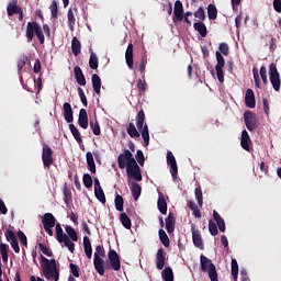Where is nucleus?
<instances>
[{
  "mask_svg": "<svg viewBox=\"0 0 281 281\" xmlns=\"http://www.w3.org/2000/svg\"><path fill=\"white\" fill-rule=\"evenodd\" d=\"M252 76L257 89H262V87L260 86V74L258 72V68H252Z\"/></svg>",
  "mask_w": 281,
  "mask_h": 281,
  "instance_id": "5fc2aeb1",
  "label": "nucleus"
},
{
  "mask_svg": "<svg viewBox=\"0 0 281 281\" xmlns=\"http://www.w3.org/2000/svg\"><path fill=\"white\" fill-rule=\"evenodd\" d=\"M18 3L19 0H12V2L7 5L8 16H14V14H19L23 10L21 7L18 5Z\"/></svg>",
  "mask_w": 281,
  "mask_h": 281,
  "instance_id": "412c9836",
  "label": "nucleus"
},
{
  "mask_svg": "<svg viewBox=\"0 0 281 281\" xmlns=\"http://www.w3.org/2000/svg\"><path fill=\"white\" fill-rule=\"evenodd\" d=\"M200 268L203 273H209V278L212 281H215L218 278V272H216V266L212 259L205 257L204 255L200 256Z\"/></svg>",
  "mask_w": 281,
  "mask_h": 281,
  "instance_id": "39448f33",
  "label": "nucleus"
},
{
  "mask_svg": "<svg viewBox=\"0 0 281 281\" xmlns=\"http://www.w3.org/2000/svg\"><path fill=\"white\" fill-rule=\"evenodd\" d=\"M114 205L117 212H124V198L117 194L114 199Z\"/></svg>",
  "mask_w": 281,
  "mask_h": 281,
  "instance_id": "c03bdc74",
  "label": "nucleus"
},
{
  "mask_svg": "<svg viewBox=\"0 0 281 281\" xmlns=\"http://www.w3.org/2000/svg\"><path fill=\"white\" fill-rule=\"evenodd\" d=\"M74 74H75L77 85H79L80 87H86L87 78H85V72H82V68H80V66H75Z\"/></svg>",
  "mask_w": 281,
  "mask_h": 281,
  "instance_id": "f3484780",
  "label": "nucleus"
},
{
  "mask_svg": "<svg viewBox=\"0 0 281 281\" xmlns=\"http://www.w3.org/2000/svg\"><path fill=\"white\" fill-rule=\"evenodd\" d=\"M42 223L43 227H56V217L52 213H45Z\"/></svg>",
  "mask_w": 281,
  "mask_h": 281,
  "instance_id": "4be33fe9",
  "label": "nucleus"
},
{
  "mask_svg": "<svg viewBox=\"0 0 281 281\" xmlns=\"http://www.w3.org/2000/svg\"><path fill=\"white\" fill-rule=\"evenodd\" d=\"M119 168L124 170L126 168L127 177L135 179V181H142V169L137 165V160L133 157L131 150L125 149L124 153L117 157Z\"/></svg>",
  "mask_w": 281,
  "mask_h": 281,
  "instance_id": "f257e3e1",
  "label": "nucleus"
},
{
  "mask_svg": "<svg viewBox=\"0 0 281 281\" xmlns=\"http://www.w3.org/2000/svg\"><path fill=\"white\" fill-rule=\"evenodd\" d=\"M69 269L75 278H80V267H78V265L70 263Z\"/></svg>",
  "mask_w": 281,
  "mask_h": 281,
  "instance_id": "bf43d9fd",
  "label": "nucleus"
},
{
  "mask_svg": "<svg viewBox=\"0 0 281 281\" xmlns=\"http://www.w3.org/2000/svg\"><path fill=\"white\" fill-rule=\"evenodd\" d=\"M4 236L8 241L12 243L13 240H16V235L14 234L13 231L7 229L4 233Z\"/></svg>",
  "mask_w": 281,
  "mask_h": 281,
  "instance_id": "338daca9",
  "label": "nucleus"
},
{
  "mask_svg": "<svg viewBox=\"0 0 281 281\" xmlns=\"http://www.w3.org/2000/svg\"><path fill=\"white\" fill-rule=\"evenodd\" d=\"M269 78L274 91H280L281 80L280 72H278V66L274 63L269 65Z\"/></svg>",
  "mask_w": 281,
  "mask_h": 281,
  "instance_id": "6e6552de",
  "label": "nucleus"
},
{
  "mask_svg": "<svg viewBox=\"0 0 281 281\" xmlns=\"http://www.w3.org/2000/svg\"><path fill=\"white\" fill-rule=\"evenodd\" d=\"M273 9L281 13V0H273Z\"/></svg>",
  "mask_w": 281,
  "mask_h": 281,
  "instance_id": "774afa93",
  "label": "nucleus"
},
{
  "mask_svg": "<svg viewBox=\"0 0 281 281\" xmlns=\"http://www.w3.org/2000/svg\"><path fill=\"white\" fill-rule=\"evenodd\" d=\"M125 61L128 69H133V43H130L127 45V48L125 52Z\"/></svg>",
  "mask_w": 281,
  "mask_h": 281,
  "instance_id": "a878e982",
  "label": "nucleus"
},
{
  "mask_svg": "<svg viewBox=\"0 0 281 281\" xmlns=\"http://www.w3.org/2000/svg\"><path fill=\"white\" fill-rule=\"evenodd\" d=\"M191 234L194 247H198V249L203 250V237L201 236V231L196 229L194 224L191 226Z\"/></svg>",
  "mask_w": 281,
  "mask_h": 281,
  "instance_id": "ddd939ff",
  "label": "nucleus"
},
{
  "mask_svg": "<svg viewBox=\"0 0 281 281\" xmlns=\"http://www.w3.org/2000/svg\"><path fill=\"white\" fill-rule=\"evenodd\" d=\"M82 181H83L85 188H87V189L93 188V178H91V175L85 173Z\"/></svg>",
  "mask_w": 281,
  "mask_h": 281,
  "instance_id": "603ef678",
  "label": "nucleus"
},
{
  "mask_svg": "<svg viewBox=\"0 0 281 281\" xmlns=\"http://www.w3.org/2000/svg\"><path fill=\"white\" fill-rule=\"evenodd\" d=\"M213 218L217 224V227L222 234H225V220L222 218L221 214L218 212L213 211Z\"/></svg>",
  "mask_w": 281,
  "mask_h": 281,
  "instance_id": "cd10ccee",
  "label": "nucleus"
},
{
  "mask_svg": "<svg viewBox=\"0 0 281 281\" xmlns=\"http://www.w3.org/2000/svg\"><path fill=\"white\" fill-rule=\"evenodd\" d=\"M27 63V55H21L18 60V74L20 75V80H23V67Z\"/></svg>",
  "mask_w": 281,
  "mask_h": 281,
  "instance_id": "473e14b6",
  "label": "nucleus"
},
{
  "mask_svg": "<svg viewBox=\"0 0 281 281\" xmlns=\"http://www.w3.org/2000/svg\"><path fill=\"white\" fill-rule=\"evenodd\" d=\"M8 249H10V246H8V244H0V254L3 262H8Z\"/></svg>",
  "mask_w": 281,
  "mask_h": 281,
  "instance_id": "09e8293b",
  "label": "nucleus"
},
{
  "mask_svg": "<svg viewBox=\"0 0 281 281\" xmlns=\"http://www.w3.org/2000/svg\"><path fill=\"white\" fill-rule=\"evenodd\" d=\"M105 256H106V250H104V247L98 245L95 247L93 265H94V269H95L97 273H99V276H104V259H102V258H105Z\"/></svg>",
  "mask_w": 281,
  "mask_h": 281,
  "instance_id": "423d86ee",
  "label": "nucleus"
},
{
  "mask_svg": "<svg viewBox=\"0 0 281 281\" xmlns=\"http://www.w3.org/2000/svg\"><path fill=\"white\" fill-rule=\"evenodd\" d=\"M86 161L90 172L92 175H95V160L93 159V154L91 151H88L86 154Z\"/></svg>",
  "mask_w": 281,
  "mask_h": 281,
  "instance_id": "c85d7f7f",
  "label": "nucleus"
},
{
  "mask_svg": "<svg viewBox=\"0 0 281 281\" xmlns=\"http://www.w3.org/2000/svg\"><path fill=\"white\" fill-rule=\"evenodd\" d=\"M69 131L74 139L77 140V144H82V134H80V131L78 130V127H76L75 124H69Z\"/></svg>",
  "mask_w": 281,
  "mask_h": 281,
  "instance_id": "2f4dec72",
  "label": "nucleus"
},
{
  "mask_svg": "<svg viewBox=\"0 0 281 281\" xmlns=\"http://www.w3.org/2000/svg\"><path fill=\"white\" fill-rule=\"evenodd\" d=\"M82 49V44L80 43V40L78 37H72L71 41V52L74 56H79L80 52Z\"/></svg>",
  "mask_w": 281,
  "mask_h": 281,
  "instance_id": "c756f323",
  "label": "nucleus"
},
{
  "mask_svg": "<svg viewBox=\"0 0 281 281\" xmlns=\"http://www.w3.org/2000/svg\"><path fill=\"white\" fill-rule=\"evenodd\" d=\"M108 258L110 261L108 269H113V271H120L122 269V261L120 260V255H117V251L110 249L108 252Z\"/></svg>",
  "mask_w": 281,
  "mask_h": 281,
  "instance_id": "9b49d317",
  "label": "nucleus"
},
{
  "mask_svg": "<svg viewBox=\"0 0 281 281\" xmlns=\"http://www.w3.org/2000/svg\"><path fill=\"white\" fill-rule=\"evenodd\" d=\"M162 280L165 281H175V273L172 272V268L166 267L162 272Z\"/></svg>",
  "mask_w": 281,
  "mask_h": 281,
  "instance_id": "ea45409f",
  "label": "nucleus"
},
{
  "mask_svg": "<svg viewBox=\"0 0 281 281\" xmlns=\"http://www.w3.org/2000/svg\"><path fill=\"white\" fill-rule=\"evenodd\" d=\"M127 135L132 137V139H135L137 137H140L142 134L137 131V127H135V123H128L126 127Z\"/></svg>",
  "mask_w": 281,
  "mask_h": 281,
  "instance_id": "f704fd0d",
  "label": "nucleus"
},
{
  "mask_svg": "<svg viewBox=\"0 0 281 281\" xmlns=\"http://www.w3.org/2000/svg\"><path fill=\"white\" fill-rule=\"evenodd\" d=\"M90 128L92 130L93 135H102V130H100V123H98V121L90 123Z\"/></svg>",
  "mask_w": 281,
  "mask_h": 281,
  "instance_id": "6e6d98bb",
  "label": "nucleus"
},
{
  "mask_svg": "<svg viewBox=\"0 0 281 281\" xmlns=\"http://www.w3.org/2000/svg\"><path fill=\"white\" fill-rule=\"evenodd\" d=\"M34 34L37 36L41 45H45V34L43 33V29L38 22H27L26 24V38L27 43H32L34 41Z\"/></svg>",
  "mask_w": 281,
  "mask_h": 281,
  "instance_id": "7ed1b4c3",
  "label": "nucleus"
},
{
  "mask_svg": "<svg viewBox=\"0 0 281 281\" xmlns=\"http://www.w3.org/2000/svg\"><path fill=\"white\" fill-rule=\"evenodd\" d=\"M136 87L139 95H146V90L148 89V83H146V80L138 79Z\"/></svg>",
  "mask_w": 281,
  "mask_h": 281,
  "instance_id": "37998d69",
  "label": "nucleus"
},
{
  "mask_svg": "<svg viewBox=\"0 0 281 281\" xmlns=\"http://www.w3.org/2000/svg\"><path fill=\"white\" fill-rule=\"evenodd\" d=\"M38 248L42 251V254H44V256H47L48 258H52L54 256V252L52 251V249L47 247V245L40 243Z\"/></svg>",
  "mask_w": 281,
  "mask_h": 281,
  "instance_id": "864d4df0",
  "label": "nucleus"
},
{
  "mask_svg": "<svg viewBox=\"0 0 281 281\" xmlns=\"http://www.w3.org/2000/svg\"><path fill=\"white\" fill-rule=\"evenodd\" d=\"M131 192L134 200L137 201L139 196H142V186L137 182H133L131 186Z\"/></svg>",
  "mask_w": 281,
  "mask_h": 281,
  "instance_id": "72a5a7b5",
  "label": "nucleus"
},
{
  "mask_svg": "<svg viewBox=\"0 0 281 281\" xmlns=\"http://www.w3.org/2000/svg\"><path fill=\"white\" fill-rule=\"evenodd\" d=\"M166 267V251L159 248L156 254V268L161 271Z\"/></svg>",
  "mask_w": 281,
  "mask_h": 281,
  "instance_id": "dca6fc26",
  "label": "nucleus"
},
{
  "mask_svg": "<svg viewBox=\"0 0 281 281\" xmlns=\"http://www.w3.org/2000/svg\"><path fill=\"white\" fill-rule=\"evenodd\" d=\"M18 238H19L21 245H24V247H27V236H25V233H23L22 231H19Z\"/></svg>",
  "mask_w": 281,
  "mask_h": 281,
  "instance_id": "69168bd1",
  "label": "nucleus"
},
{
  "mask_svg": "<svg viewBox=\"0 0 281 281\" xmlns=\"http://www.w3.org/2000/svg\"><path fill=\"white\" fill-rule=\"evenodd\" d=\"M92 80V89L97 95H100L102 89V79L98 74H93L91 77Z\"/></svg>",
  "mask_w": 281,
  "mask_h": 281,
  "instance_id": "5701e85b",
  "label": "nucleus"
},
{
  "mask_svg": "<svg viewBox=\"0 0 281 281\" xmlns=\"http://www.w3.org/2000/svg\"><path fill=\"white\" fill-rule=\"evenodd\" d=\"M195 19H200L201 22L205 21V10L203 7H200L195 12H194Z\"/></svg>",
  "mask_w": 281,
  "mask_h": 281,
  "instance_id": "e2e57ef3",
  "label": "nucleus"
},
{
  "mask_svg": "<svg viewBox=\"0 0 281 281\" xmlns=\"http://www.w3.org/2000/svg\"><path fill=\"white\" fill-rule=\"evenodd\" d=\"M55 232H56V238L59 243H63V239L67 234L63 232V226H60V223L55 224Z\"/></svg>",
  "mask_w": 281,
  "mask_h": 281,
  "instance_id": "a18cd8bd",
  "label": "nucleus"
},
{
  "mask_svg": "<svg viewBox=\"0 0 281 281\" xmlns=\"http://www.w3.org/2000/svg\"><path fill=\"white\" fill-rule=\"evenodd\" d=\"M120 221H121L123 227H125V229H131V227H133V223L131 222V217H128V215L125 212H122L120 214Z\"/></svg>",
  "mask_w": 281,
  "mask_h": 281,
  "instance_id": "c9c22d12",
  "label": "nucleus"
},
{
  "mask_svg": "<svg viewBox=\"0 0 281 281\" xmlns=\"http://www.w3.org/2000/svg\"><path fill=\"white\" fill-rule=\"evenodd\" d=\"M195 200L198 201V205L203 207V190L201 187L195 188L194 190Z\"/></svg>",
  "mask_w": 281,
  "mask_h": 281,
  "instance_id": "de8ad7c7",
  "label": "nucleus"
},
{
  "mask_svg": "<svg viewBox=\"0 0 281 281\" xmlns=\"http://www.w3.org/2000/svg\"><path fill=\"white\" fill-rule=\"evenodd\" d=\"M136 161L137 164H139V166H144L146 158L144 157V151H142V149H138L136 151Z\"/></svg>",
  "mask_w": 281,
  "mask_h": 281,
  "instance_id": "680f3d73",
  "label": "nucleus"
},
{
  "mask_svg": "<svg viewBox=\"0 0 281 281\" xmlns=\"http://www.w3.org/2000/svg\"><path fill=\"white\" fill-rule=\"evenodd\" d=\"M42 161H43L44 168H47V170H49V168L54 166V150L49 145L45 143L43 144V147H42Z\"/></svg>",
  "mask_w": 281,
  "mask_h": 281,
  "instance_id": "0eeeda50",
  "label": "nucleus"
},
{
  "mask_svg": "<svg viewBox=\"0 0 281 281\" xmlns=\"http://www.w3.org/2000/svg\"><path fill=\"white\" fill-rule=\"evenodd\" d=\"M167 165L170 166V172L173 181L177 180L179 168L177 167V159L175 158V155H172V151L167 153Z\"/></svg>",
  "mask_w": 281,
  "mask_h": 281,
  "instance_id": "f8f14e48",
  "label": "nucleus"
},
{
  "mask_svg": "<svg viewBox=\"0 0 281 281\" xmlns=\"http://www.w3.org/2000/svg\"><path fill=\"white\" fill-rule=\"evenodd\" d=\"M218 49L223 56H229V45L227 43H221Z\"/></svg>",
  "mask_w": 281,
  "mask_h": 281,
  "instance_id": "052dcab7",
  "label": "nucleus"
},
{
  "mask_svg": "<svg viewBox=\"0 0 281 281\" xmlns=\"http://www.w3.org/2000/svg\"><path fill=\"white\" fill-rule=\"evenodd\" d=\"M244 122L246 124V128H248L250 132L258 128V116H256V113L249 110L244 113Z\"/></svg>",
  "mask_w": 281,
  "mask_h": 281,
  "instance_id": "9d476101",
  "label": "nucleus"
},
{
  "mask_svg": "<svg viewBox=\"0 0 281 281\" xmlns=\"http://www.w3.org/2000/svg\"><path fill=\"white\" fill-rule=\"evenodd\" d=\"M66 233L68 238H71L74 243H78V233H76V228L66 226Z\"/></svg>",
  "mask_w": 281,
  "mask_h": 281,
  "instance_id": "49530a36",
  "label": "nucleus"
},
{
  "mask_svg": "<svg viewBox=\"0 0 281 281\" xmlns=\"http://www.w3.org/2000/svg\"><path fill=\"white\" fill-rule=\"evenodd\" d=\"M64 202L66 205H69L71 203V191L67 187L64 188Z\"/></svg>",
  "mask_w": 281,
  "mask_h": 281,
  "instance_id": "0e129e2a",
  "label": "nucleus"
},
{
  "mask_svg": "<svg viewBox=\"0 0 281 281\" xmlns=\"http://www.w3.org/2000/svg\"><path fill=\"white\" fill-rule=\"evenodd\" d=\"M245 104L248 109H256V94H254V90L247 89L245 94Z\"/></svg>",
  "mask_w": 281,
  "mask_h": 281,
  "instance_id": "aec40b11",
  "label": "nucleus"
},
{
  "mask_svg": "<svg viewBox=\"0 0 281 281\" xmlns=\"http://www.w3.org/2000/svg\"><path fill=\"white\" fill-rule=\"evenodd\" d=\"M68 19V27L71 32H74V27H76V15L74 14V9H69L67 13Z\"/></svg>",
  "mask_w": 281,
  "mask_h": 281,
  "instance_id": "58836bf2",
  "label": "nucleus"
},
{
  "mask_svg": "<svg viewBox=\"0 0 281 281\" xmlns=\"http://www.w3.org/2000/svg\"><path fill=\"white\" fill-rule=\"evenodd\" d=\"M146 122V114L144 110H139L136 115V127L140 131L145 146L150 144V133L148 132V124Z\"/></svg>",
  "mask_w": 281,
  "mask_h": 281,
  "instance_id": "20e7f679",
  "label": "nucleus"
},
{
  "mask_svg": "<svg viewBox=\"0 0 281 281\" xmlns=\"http://www.w3.org/2000/svg\"><path fill=\"white\" fill-rule=\"evenodd\" d=\"M49 10L52 19H58V2H56V0L52 1Z\"/></svg>",
  "mask_w": 281,
  "mask_h": 281,
  "instance_id": "3c124183",
  "label": "nucleus"
},
{
  "mask_svg": "<svg viewBox=\"0 0 281 281\" xmlns=\"http://www.w3.org/2000/svg\"><path fill=\"white\" fill-rule=\"evenodd\" d=\"M71 240L72 239L66 235L61 239V243H64L65 247H67V249H68V251H70V254H74V251H76V244H74V241H71Z\"/></svg>",
  "mask_w": 281,
  "mask_h": 281,
  "instance_id": "a19ab883",
  "label": "nucleus"
},
{
  "mask_svg": "<svg viewBox=\"0 0 281 281\" xmlns=\"http://www.w3.org/2000/svg\"><path fill=\"white\" fill-rule=\"evenodd\" d=\"M232 276L234 280L238 278V261L236 259H232Z\"/></svg>",
  "mask_w": 281,
  "mask_h": 281,
  "instance_id": "13d9d810",
  "label": "nucleus"
},
{
  "mask_svg": "<svg viewBox=\"0 0 281 281\" xmlns=\"http://www.w3.org/2000/svg\"><path fill=\"white\" fill-rule=\"evenodd\" d=\"M158 236L164 247H170V237H168V234H166V231H164V228H160L158 231Z\"/></svg>",
  "mask_w": 281,
  "mask_h": 281,
  "instance_id": "4c0bfd02",
  "label": "nucleus"
},
{
  "mask_svg": "<svg viewBox=\"0 0 281 281\" xmlns=\"http://www.w3.org/2000/svg\"><path fill=\"white\" fill-rule=\"evenodd\" d=\"M207 16L210 21H216L218 16V9H216V5L214 4H209L207 5Z\"/></svg>",
  "mask_w": 281,
  "mask_h": 281,
  "instance_id": "e433bc0d",
  "label": "nucleus"
},
{
  "mask_svg": "<svg viewBox=\"0 0 281 281\" xmlns=\"http://www.w3.org/2000/svg\"><path fill=\"white\" fill-rule=\"evenodd\" d=\"M173 14V23H181L183 21V2L181 0L175 2Z\"/></svg>",
  "mask_w": 281,
  "mask_h": 281,
  "instance_id": "4468645a",
  "label": "nucleus"
},
{
  "mask_svg": "<svg viewBox=\"0 0 281 281\" xmlns=\"http://www.w3.org/2000/svg\"><path fill=\"white\" fill-rule=\"evenodd\" d=\"M83 251L89 260H91L93 256V248L91 247V239L89 236L83 237Z\"/></svg>",
  "mask_w": 281,
  "mask_h": 281,
  "instance_id": "b1692460",
  "label": "nucleus"
},
{
  "mask_svg": "<svg viewBox=\"0 0 281 281\" xmlns=\"http://www.w3.org/2000/svg\"><path fill=\"white\" fill-rule=\"evenodd\" d=\"M78 124L85 131H87V128H89V115L87 114L86 109H81L79 111Z\"/></svg>",
  "mask_w": 281,
  "mask_h": 281,
  "instance_id": "a211bd4d",
  "label": "nucleus"
},
{
  "mask_svg": "<svg viewBox=\"0 0 281 281\" xmlns=\"http://www.w3.org/2000/svg\"><path fill=\"white\" fill-rule=\"evenodd\" d=\"M98 55L95 53L91 52L90 53V58H89V67L90 69H98Z\"/></svg>",
  "mask_w": 281,
  "mask_h": 281,
  "instance_id": "8fccbe9b",
  "label": "nucleus"
},
{
  "mask_svg": "<svg viewBox=\"0 0 281 281\" xmlns=\"http://www.w3.org/2000/svg\"><path fill=\"white\" fill-rule=\"evenodd\" d=\"M209 232L211 236H217L218 235V226H216V223L213 221L209 222Z\"/></svg>",
  "mask_w": 281,
  "mask_h": 281,
  "instance_id": "4d7b16f0",
  "label": "nucleus"
},
{
  "mask_svg": "<svg viewBox=\"0 0 281 281\" xmlns=\"http://www.w3.org/2000/svg\"><path fill=\"white\" fill-rule=\"evenodd\" d=\"M217 64L215 66V71L217 76L218 82L223 83L225 82V72L223 71V68L225 67V57H223V54L221 52L215 53Z\"/></svg>",
  "mask_w": 281,
  "mask_h": 281,
  "instance_id": "1a4fd4ad",
  "label": "nucleus"
},
{
  "mask_svg": "<svg viewBox=\"0 0 281 281\" xmlns=\"http://www.w3.org/2000/svg\"><path fill=\"white\" fill-rule=\"evenodd\" d=\"M157 205L160 214H168V202H166L164 194H159Z\"/></svg>",
  "mask_w": 281,
  "mask_h": 281,
  "instance_id": "bb28decb",
  "label": "nucleus"
},
{
  "mask_svg": "<svg viewBox=\"0 0 281 281\" xmlns=\"http://www.w3.org/2000/svg\"><path fill=\"white\" fill-rule=\"evenodd\" d=\"M42 271L46 280H60V271L56 265V259H47L45 256H41Z\"/></svg>",
  "mask_w": 281,
  "mask_h": 281,
  "instance_id": "f03ea898",
  "label": "nucleus"
},
{
  "mask_svg": "<svg viewBox=\"0 0 281 281\" xmlns=\"http://www.w3.org/2000/svg\"><path fill=\"white\" fill-rule=\"evenodd\" d=\"M64 110V119L68 124H71L74 122V109L71 108V103L66 102L63 105Z\"/></svg>",
  "mask_w": 281,
  "mask_h": 281,
  "instance_id": "6ab92c4d",
  "label": "nucleus"
},
{
  "mask_svg": "<svg viewBox=\"0 0 281 281\" xmlns=\"http://www.w3.org/2000/svg\"><path fill=\"white\" fill-rule=\"evenodd\" d=\"M193 27H194L195 32H198L200 34V36H202V38H205V36H207V26H205V23L195 22L193 24Z\"/></svg>",
  "mask_w": 281,
  "mask_h": 281,
  "instance_id": "7c9ffc66",
  "label": "nucleus"
},
{
  "mask_svg": "<svg viewBox=\"0 0 281 281\" xmlns=\"http://www.w3.org/2000/svg\"><path fill=\"white\" fill-rule=\"evenodd\" d=\"M165 223H166V231L169 234H172L175 232V223H176L175 214L169 213L168 216L165 220Z\"/></svg>",
  "mask_w": 281,
  "mask_h": 281,
  "instance_id": "393cba45",
  "label": "nucleus"
},
{
  "mask_svg": "<svg viewBox=\"0 0 281 281\" xmlns=\"http://www.w3.org/2000/svg\"><path fill=\"white\" fill-rule=\"evenodd\" d=\"M240 146L247 153H251V150H254V148H251V136H249L247 130L241 132Z\"/></svg>",
  "mask_w": 281,
  "mask_h": 281,
  "instance_id": "2eb2a0df",
  "label": "nucleus"
},
{
  "mask_svg": "<svg viewBox=\"0 0 281 281\" xmlns=\"http://www.w3.org/2000/svg\"><path fill=\"white\" fill-rule=\"evenodd\" d=\"M94 196L102 203V205L106 204V195H104V190L102 188L94 189Z\"/></svg>",
  "mask_w": 281,
  "mask_h": 281,
  "instance_id": "79ce46f5",
  "label": "nucleus"
}]
</instances>
